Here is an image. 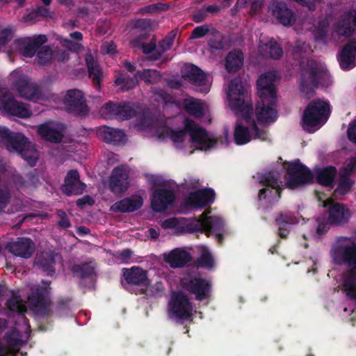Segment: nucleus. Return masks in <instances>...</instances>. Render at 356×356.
<instances>
[{"label": "nucleus", "mask_w": 356, "mask_h": 356, "mask_svg": "<svg viewBox=\"0 0 356 356\" xmlns=\"http://www.w3.org/2000/svg\"><path fill=\"white\" fill-rule=\"evenodd\" d=\"M20 155L31 166L35 165L38 158L35 153L31 149V147H29Z\"/></svg>", "instance_id": "052dcab7"}, {"label": "nucleus", "mask_w": 356, "mask_h": 356, "mask_svg": "<svg viewBox=\"0 0 356 356\" xmlns=\"http://www.w3.org/2000/svg\"><path fill=\"white\" fill-rule=\"evenodd\" d=\"M13 86L20 96L33 99L39 96L40 91L36 84L31 82L26 76H20L13 82Z\"/></svg>", "instance_id": "393cba45"}, {"label": "nucleus", "mask_w": 356, "mask_h": 356, "mask_svg": "<svg viewBox=\"0 0 356 356\" xmlns=\"http://www.w3.org/2000/svg\"><path fill=\"white\" fill-rule=\"evenodd\" d=\"M71 271L74 277L81 280L90 278L95 274V266L91 262H83L74 264L71 268Z\"/></svg>", "instance_id": "4c0bfd02"}, {"label": "nucleus", "mask_w": 356, "mask_h": 356, "mask_svg": "<svg viewBox=\"0 0 356 356\" xmlns=\"http://www.w3.org/2000/svg\"><path fill=\"white\" fill-rule=\"evenodd\" d=\"M10 193L8 190H0V211L3 210L9 203Z\"/></svg>", "instance_id": "69168bd1"}, {"label": "nucleus", "mask_w": 356, "mask_h": 356, "mask_svg": "<svg viewBox=\"0 0 356 356\" xmlns=\"http://www.w3.org/2000/svg\"><path fill=\"white\" fill-rule=\"evenodd\" d=\"M6 145L10 151H15L21 154L31 147V143L24 134L17 133L15 134L14 137L11 138V140Z\"/></svg>", "instance_id": "e433bc0d"}, {"label": "nucleus", "mask_w": 356, "mask_h": 356, "mask_svg": "<svg viewBox=\"0 0 356 356\" xmlns=\"http://www.w3.org/2000/svg\"><path fill=\"white\" fill-rule=\"evenodd\" d=\"M156 47V42L154 38H152L149 42L143 43L141 45L142 51L144 54H149L152 53Z\"/></svg>", "instance_id": "338daca9"}, {"label": "nucleus", "mask_w": 356, "mask_h": 356, "mask_svg": "<svg viewBox=\"0 0 356 356\" xmlns=\"http://www.w3.org/2000/svg\"><path fill=\"white\" fill-rule=\"evenodd\" d=\"M164 291V286L161 282H157L153 285L147 288H143L141 294H145L149 297H161Z\"/></svg>", "instance_id": "3c124183"}, {"label": "nucleus", "mask_w": 356, "mask_h": 356, "mask_svg": "<svg viewBox=\"0 0 356 356\" xmlns=\"http://www.w3.org/2000/svg\"><path fill=\"white\" fill-rule=\"evenodd\" d=\"M63 103L68 113L79 117H85L88 113L86 99L80 90H67L64 97Z\"/></svg>", "instance_id": "1a4fd4ad"}, {"label": "nucleus", "mask_w": 356, "mask_h": 356, "mask_svg": "<svg viewBox=\"0 0 356 356\" xmlns=\"http://www.w3.org/2000/svg\"><path fill=\"white\" fill-rule=\"evenodd\" d=\"M325 74L323 68L316 63L312 62L301 75L300 90L307 97H311L318 88L320 79Z\"/></svg>", "instance_id": "0eeeda50"}, {"label": "nucleus", "mask_w": 356, "mask_h": 356, "mask_svg": "<svg viewBox=\"0 0 356 356\" xmlns=\"http://www.w3.org/2000/svg\"><path fill=\"white\" fill-rule=\"evenodd\" d=\"M129 174L124 166L115 168L109 177L108 187L116 194L124 193L129 188Z\"/></svg>", "instance_id": "6ab92c4d"}, {"label": "nucleus", "mask_w": 356, "mask_h": 356, "mask_svg": "<svg viewBox=\"0 0 356 356\" xmlns=\"http://www.w3.org/2000/svg\"><path fill=\"white\" fill-rule=\"evenodd\" d=\"M196 262L199 267L207 269L213 268L215 264L213 257L207 248L202 249L200 256L197 258Z\"/></svg>", "instance_id": "de8ad7c7"}, {"label": "nucleus", "mask_w": 356, "mask_h": 356, "mask_svg": "<svg viewBox=\"0 0 356 356\" xmlns=\"http://www.w3.org/2000/svg\"><path fill=\"white\" fill-rule=\"evenodd\" d=\"M13 38V33L10 29H3L0 31V45H5Z\"/></svg>", "instance_id": "e2e57ef3"}, {"label": "nucleus", "mask_w": 356, "mask_h": 356, "mask_svg": "<svg viewBox=\"0 0 356 356\" xmlns=\"http://www.w3.org/2000/svg\"><path fill=\"white\" fill-rule=\"evenodd\" d=\"M286 175L288 179L286 186L291 190L311 184L314 181V175L310 169L300 163L298 159L289 164Z\"/></svg>", "instance_id": "39448f33"}, {"label": "nucleus", "mask_w": 356, "mask_h": 356, "mask_svg": "<svg viewBox=\"0 0 356 356\" xmlns=\"http://www.w3.org/2000/svg\"><path fill=\"white\" fill-rule=\"evenodd\" d=\"M122 284L127 290L131 286L140 288V293L143 288H147L150 284V280L148 278L147 270L140 266H132L131 268H123Z\"/></svg>", "instance_id": "6e6552de"}, {"label": "nucleus", "mask_w": 356, "mask_h": 356, "mask_svg": "<svg viewBox=\"0 0 356 356\" xmlns=\"http://www.w3.org/2000/svg\"><path fill=\"white\" fill-rule=\"evenodd\" d=\"M272 13L279 23L284 26H291L296 22L295 13L284 2H277L274 5Z\"/></svg>", "instance_id": "cd10ccee"}, {"label": "nucleus", "mask_w": 356, "mask_h": 356, "mask_svg": "<svg viewBox=\"0 0 356 356\" xmlns=\"http://www.w3.org/2000/svg\"><path fill=\"white\" fill-rule=\"evenodd\" d=\"M6 305L10 311L22 315L26 312V307L20 296L15 293L12 294L11 297L6 301Z\"/></svg>", "instance_id": "a18cd8bd"}, {"label": "nucleus", "mask_w": 356, "mask_h": 356, "mask_svg": "<svg viewBox=\"0 0 356 356\" xmlns=\"http://www.w3.org/2000/svg\"><path fill=\"white\" fill-rule=\"evenodd\" d=\"M184 78L194 86L200 87V92L202 93L209 92L207 75L198 67L191 65L188 67L186 73L184 75Z\"/></svg>", "instance_id": "b1692460"}, {"label": "nucleus", "mask_w": 356, "mask_h": 356, "mask_svg": "<svg viewBox=\"0 0 356 356\" xmlns=\"http://www.w3.org/2000/svg\"><path fill=\"white\" fill-rule=\"evenodd\" d=\"M175 200V194L171 189L157 188L152 193L151 207L159 213L166 211L169 206H172Z\"/></svg>", "instance_id": "4468645a"}, {"label": "nucleus", "mask_w": 356, "mask_h": 356, "mask_svg": "<svg viewBox=\"0 0 356 356\" xmlns=\"http://www.w3.org/2000/svg\"><path fill=\"white\" fill-rule=\"evenodd\" d=\"M184 232L188 233L201 232L204 233L203 218L200 219L189 220L183 226Z\"/></svg>", "instance_id": "09e8293b"}, {"label": "nucleus", "mask_w": 356, "mask_h": 356, "mask_svg": "<svg viewBox=\"0 0 356 356\" xmlns=\"http://www.w3.org/2000/svg\"><path fill=\"white\" fill-rule=\"evenodd\" d=\"M86 185L80 180V175L76 170H70L65 177L64 184L60 188L67 196L81 195Z\"/></svg>", "instance_id": "aec40b11"}, {"label": "nucleus", "mask_w": 356, "mask_h": 356, "mask_svg": "<svg viewBox=\"0 0 356 356\" xmlns=\"http://www.w3.org/2000/svg\"><path fill=\"white\" fill-rule=\"evenodd\" d=\"M243 54L239 49L229 52L225 58V69L229 73L238 71L243 65Z\"/></svg>", "instance_id": "72a5a7b5"}, {"label": "nucleus", "mask_w": 356, "mask_h": 356, "mask_svg": "<svg viewBox=\"0 0 356 356\" xmlns=\"http://www.w3.org/2000/svg\"><path fill=\"white\" fill-rule=\"evenodd\" d=\"M184 109L191 115L200 118L204 115V106L201 101L196 99H185Z\"/></svg>", "instance_id": "a19ab883"}, {"label": "nucleus", "mask_w": 356, "mask_h": 356, "mask_svg": "<svg viewBox=\"0 0 356 356\" xmlns=\"http://www.w3.org/2000/svg\"><path fill=\"white\" fill-rule=\"evenodd\" d=\"M188 131L186 127L180 130H174L172 129H169L168 136L175 143H182L186 136Z\"/></svg>", "instance_id": "6e6d98bb"}, {"label": "nucleus", "mask_w": 356, "mask_h": 356, "mask_svg": "<svg viewBox=\"0 0 356 356\" xmlns=\"http://www.w3.org/2000/svg\"><path fill=\"white\" fill-rule=\"evenodd\" d=\"M50 288L39 286L29 297L30 304L42 315L49 314V307L51 304L49 298Z\"/></svg>", "instance_id": "a211bd4d"}, {"label": "nucleus", "mask_w": 356, "mask_h": 356, "mask_svg": "<svg viewBox=\"0 0 356 356\" xmlns=\"http://www.w3.org/2000/svg\"><path fill=\"white\" fill-rule=\"evenodd\" d=\"M58 254L53 252H42L38 255L35 259L36 264L38 267L45 272L47 275H53L56 272V257Z\"/></svg>", "instance_id": "7c9ffc66"}, {"label": "nucleus", "mask_w": 356, "mask_h": 356, "mask_svg": "<svg viewBox=\"0 0 356 356\" xmlns=\"http://www.w3.org/2000/svg\"><path fill=\"white\" fill-rule=\"evenodd\" d=\"M97 136L104 142L113 144L122 142L125 137V134L122 130L106 126L99 128Z\"/></svg>", "instance_id": "2f4dec72"}, {"label": "nucleus", "mask_w": 356, "mask_h": 356, "mask_svg": "<svg viewBox=\"0 0 356 356\" xmlns=\"http://www.w3.org/2000/svg\"><path fill=\"white\" fill-rule=\"evenodd\" d=\"M28 189L37 188L40 184L39 173L37 169H33L26 174Z\"/></svg>", "instance_id": "864d4df0"}, {"label": "nucleus", "mask_w": 356, "mask_h": 356, "mask_svg": "<svg viewBox=\"0 0 356 356\" xmlns=\"http://www.w3.org/2000/svg\"><path fill=\"white\" fill-rule=\"evenodd\" d=\"M168 6L165 3H158L149 5L145 7L144 10L149 13H154L157 11L167 10Z\"/></svg>", "instance_id": "0e129e2a"}, {"label": "nucleus", "mask_w": 356, "mask_h": 356, "mask_svg": "<svg viewBox=\"0 0 356 356\" xmlns=\"http://www.w3.org/2000/svg\"><path fill=\"white\" fill-rule=\"evenodd\" d=\"M0 110H3L8 114L20 118H26L31 116V113L26 106L7 95L0 88Z\"/></svg>", "instance_id": "9b49d317"}, {"label": "nucleus", "mask_w": 356, "mask_h": 356, "mask_svg": "<svg viewBox=\"0 0 356 356\" xmlns=\"http://www.w3.org/2000/svg\"><path fill=\"white\" fill-rule=\"evenodd\" d=\"M11 181L17 190L28 189L26 177H24L19 173L14 172L11 176Z\"/></svg>", "instance_id": "5fc2aeb1"}, {"label": "nucleus", "mask_w": 356, "mask_h": 356, "mask_svg": "<svg viewBox=\"0 0 356 356\" xmlns=\"http://www.w3.org/2000/svg\"><path fill=\"white\" fill-rule=\"evenodd\" d=\"M143 200L140 196L131 195L116 202L111 210L115 212L130 213L134 212L143 206Z\"/></svg>", "instance_id": "bb28decb"}, {"label": "nucleus", "mask_w": 356, "mask_h": 356, "mask_svg": "<svg viewBox=\"0 0 356 356\" xmlns=\"http://www.w3.org/2000/svg\"><path fill=\"white\" fill-rule=\"evenodd\" d=\"M275 223L278 226L279 236L284 239L287 238L291 225L278 219H275Z\"/></svg>", "instance_id": "4d7b16f0"}, {"label": "nucleus", "mask_w": 356, "mask_h": 356, "mask_svg": "<svg viewBox=\"0 0 356 356\" xmlns=\"http://www.w3.org/2000/svg\"><path fill=\"white\" fill-rule=\"evenodd\" d=\"M277 97L274 101L270 97L259 98L255 108L257 119L261 122H273L277 118V112L275 108Z\"/></svg>", "instance_id": "ddd939ff"}, {"label": "nucleus", "mask_w": 356, "mask_h": 356, "mask_svg": "<svg viewBox=\"0 0 356 356\" xmlns=\"http://www.w3.org/2000/svg\"><path fill=\"white\" fill-rule=\"evenodd\" d=\"M209 32V29L207 25H202L195 27L191 32V39H199L204 37Z\"/></svg>", "instance_id": "13d9d810"}, {"label": "nucleus", "mask_w": 356, "mask_h": 356, "mask_svg": "<svg viewBox=\"0 0 356 356\" xmlns=\"http://www.w3.org/2000/svg\"><path fill=\"white\" fill-rule=\"evenodd\" d=\"M204 233L207 236H215L219 243H222L224 236L225 222L222 218L218 216H207L203 218Z\"/></svg>", "instance_id": "5701e85b"}, {"label": "nucleus", "mask_w": 356, "mask_h": 356, "mask_svg": "<svg viewBox=\"0 0 356 356\" xmlns=\"http://www.w3.org/2000/svg\"><path fill=\"white\" fill-rule=\"evenodd\" d=\"M186 128L192 142L198 144L201 150H207L216 143V140L210 138L207 131L194 121L186 119Z\"/></svg>", "instance_id": "f8f14e48"}, {"label": "nucleus", "mask_w": 356, "mask_h": 356, "mask_svg": "<svg viewBox=\"0 0 356 356\" xmlns=\"http://www.w3.org/2000/svg\"><path fill=\"white\" fill-rule=\"evenodd\" d=\"M261 49L267 56L275 60L280 59L283 55L282 48L274 40H271L265 44Z\"/></svg>", "instance_id": "c03bdc74"}, {"label": "nucleus", "mask_w": 356, "mask_h": 356, "mask_svg": "<svg viewBox=\"0 0 356 356\" xmlns=\"http://www.w3.org/2000/svg\"><path fill=\"white\" fill-rule=\"evenodd\" d=\"M191 259L190 253L180 249H175L164 256V261L173 268L184 266Z\"/></svg>", "instance_id": "c756f323"}, {"label": "nucleus", "mask_w": 356, "mask_h": 356, "mask_svg": "<svg viewBox=\"0 0 356 356\" xmlns=\"http://www.w3.org/2000/svg\"><path fill=\"white\" fill-rule=\"evenodd\" d=\"M95 200L89 195H86L76 201V204L80 209H84L86 205L92 206Z\"/></svg>", "instance_id": "680f3d73"}, {"label": "nucleus", "mask_w": 356, "mask_h": 356, "mask_svg": "<svg viewBox=\"0 0 356 356\" xmlns=\"http://www.w3.org/2000/svg\"><path fill=\"white\" fill-rule=\"evenodd\" d=\"M337 172V168L332 165H328L316 170V182L323 186H332Z\"/></svg>", "instance_id": "f704fd0d"}, {"label": "nucleus", "mask_w": 356, "mask_h": 356, "mask_svg": "<svg viewBox=\"0 0 356 356\" xmlns=\"http://www.w3.org/2000/svg\"><path fill=\"white\" fill-rule=\"evenodd\" d=\"M347 136L350 142L356 144V119L350 124L347 129Z\"/></svg>", "instance_id": "774afa93"}, {"label": "nucleus", "mask_w": 356, "mask_h": 356, "mask_svg": "<svg viewBox=\"0 0 356 356\" xmlns=\"http://www.w3.org/2000/svg\"><path fill=\"white\" fill-rule=\"evenodd\" d=\"M280 179L281 173L277 170H269L259 175V183L265 186L259 191V202H264L268 207L279 201L284 188Z\"/></svg>", "instance_id": "7ed1b4c3"}, {"label": "nucleus", "mask_w": 356, "mask_h": 356, "mask_svg": "<svg viewBox=\"0 0 356 356\" xmlns=\"http://www.w3.org/2000/svg\"><path fill=\"white\" fill-rule=\"evenodd\" d=\"M276 73L268 72L261 74L257 81V93L259 98L270 97L274 101L277 97V90L275 86Z\"/></svg>", "instance_id": "f3484780"}, {"label": "nucleus", "mask_w": 356, "mask_h": 356, "mask_svg": "<svg viewBox=\"0 0 356 356\" xmlns=\"http://www.w3.org/2000/svg\"><path fill=\"white\" fill-rule=\"evenodd\" d=\"M349 177L348 174L343 173L341 175L337 187L334 191L336 195H343L350 191L353 182Z\"/></svg>", "instance_id": "49530a36"}, {"label": "nucleus", "mask_w": 356, "mask_h": 356, "mask_svg": "<svg viewBox=\"0 0 356 356\" xmlns=\"http://www.w3.org/2000/svg\"><path fill=\"white\" fill-rule=\"evenodd\" d=\"M138 77H136V74L134 76H130L126 73L120 72L116 76L114 83L116 86H121L122 90H131L138 84Z\"/></svg>", "instance_id": "ea45409f"}, {"label": "nucleus", "mask_w": 356, "mask_h": 356, "mask_svg": "<svg viewBox=\"0 0 356 356\" xmlns=\"http://www.w3.org/2000/svg\"><path fill=\"white\" fill-rule=\"evenodd\" d=\"M52 50L49 46L43 44L37 50V58L39 64L44 65L51 60Z\"/></svg>", "instance_id": "8fccbe9b"}, {"label": "nucleus", "mask_w": 356, "mask_h": 356, "mask_svg": "<svg viewBox=\"0 0 356 356\" xmlns=\"http://www.w3.org/2000/svg\"><path fill=\"white\" fill-rule=\"evenodd\" d=\"M103 108L108 113L117 115L122 120L131 119L136 115V111L130 102L114 104L108 102L104 104Z\"/></svg>", "instance_id": "a878e982"}, {"label": "nucleus", "mask_w": 356, "mask_h": 356, "mask_svg": "<svg viewBox=\"0 0 356 356\" xmlns=\"http://www.w3.org/2000/svg\"><path fill=\"white\" fill-rule=\"evenodd\" d=\"M234 138L235 143L238 145L248 143L251 139L249 128L237 124L234 129Z\"/></svg>", "instance_id": "37998d69"}, {"label": "nucleus", "mask_w": 356, "mask_h": 356, "mask_svg": "<svg viewBox=\"0 0 356 356\" xmlns=\"http://www.w3.org/2000/svg\"><path fill=\"white\" fill-rule=\"evenodd\" d=\"M181 286L184 290L194 295L195 300L198 301L209 299L211 295V282L200 277L183 280Z\"/></svg>", "instance_id": "9d476101"}, {"label": "nucleus", "mask_w": 356, "mask_h": 356, "mask_svg": "<svg viewBox=\"0 0 356 356\" xmlns=\"http://www.w3.org/2000/svg\"><path fill=\"white\" fill-rule=\"evenodd\" d=\"M337 254L341 262L348 267L347 275L343 281V289L346 296L351 300L356 299V243L340 245Z\"/></svg>", "instance_id": "f03ea898"}, {"label": "nucleus", "mask_w": 356, "mask_h": 356, "mask_svg": "<svg viewBox=\"0 0 356 356\" xmlns=\"http://www.w3.org/2000/svg\"><path fill=\"white\" fill-rule=\"evenodd\" d=\"M169 315L172 318L188 320L192 316L193 308L188 297L182 291H173L168 302Z\"/></svg>", "instance_id": "423d86ee"}, {"label": "nucleus", "mask_w": 356, "mask_h": 356, "mask_svg": "<svg viewBox=\"0 0 356 356\" xmlns=\"http://www.w3.org/2000/svg\"><path fill=\"white\" fill-rule=\"evenodd\" d=\"M227 98L232 111L236 115H241L246 122H252L254 138L266 140L268 136L267 131L260 129L254 120L252 119L253 106L241 79L235 78L231 80L227 91Z\"/></svg>", "instance_id": "f257e3e1"}, {"label": "nucleus", "mask_w": 356, "mask_h": 356, "mask_svg": "<svg viewBox=\"0 0 356 356\" xmlns=\"http://www.w3.org/2000/svg\"><path fill=\"white\" fill-rule=\"evenodd\" d=\"M49 15V10L42 6H37L35 10L31 11L28 15V19H33L37 16L43 17H48Z\"/></svg>", "instance_id": "bf43d9fd"}, {"label": "nucleus", "mask_w": 356, "mask_h": 356, "mask_svg": "<svg viewBox=\"0 0 356 356\" xmlns=\"http://www.w3.org/2000/svg\"><path fill=\"white\" fill-rule=\"evenodd\" d=\"M47 42V37L45 35H38L33 38H28L22 48V55L26 58H32L37 50Z\"/></svg>", "instance_id": "473e14b6"}, {"label": "nucleus", "mask_w": 356, "mask_h": 356, "mask_svg": "<svg viewBox=\"0 0 356 356\" xmlns=\"http://www.w3.org/2000/svg\"><path fill=\"white\" fill-rule=\"evenodd\" d=\"M324 207H328L327 220L330 225L345 223L350 218V211L343 204L333 202L331 200H327L324 202Z\"/></svg>", "instance_id": "dca6fc26"}, {"label": "nucleus", "mask_w": 356, "mask_h": 356, "mask_svg": "<svg viewBox=\"0 0 356 356\" xmlns=\"http://www.w3.org/2000/svg\"><path fill=\"white\" fill-rule=\"evenodd\" d=\"M38 131L43 139L54 143L61 142L64 136L63 125L53 127L47 124H42L38 127Z\"/></svg>", "instance_id": "c85d7f7f"}, {"label": "nucleus", "mask_w": 356, "mask_h": 356, "mask_svg": "<svg viewBox=\"0 0 356 356\" xmlns=\"http://www.w3.org/2000/svg\"><path fill=\"white\" fill-rule=\"evenodd\" d=\"M6 248L15 256L29 259L33 254L35 247L31 238L19 237L15 241L8 242Z\"/></svg>", "instance_id": "2eb2a0df"}, {"label": "nucleus", "mask_w": 356, "mask_h": 356, "mask_svg": "<svg viewBox=\"0 0 356 356\" xmlns=\"http://www.w3.org/2000/svg\"><path fill=\"white\" fill-rule=\"evenodd\" d=\"M356 41L346 44L337 56L340 67L343 70H350L355 67Z\"/></svg>", "instance_id": "4be33fe9"}, {"label": "nucleus", "mask_w": 356, "mask_h": 356, "mask_svg": "<svg viewBox=\"0 0 356 356\" xmlns=\"http://www.w3.org/2000/svg\"><path fill=\"white\" fill-rule=\"evenodd\" d=\"M215 198L213 189L207 188L190 193L185 202L187 205L203 208L211 204Z\"/></svg>", "instance_id": "412c9836"}, {"label": "nucleus", "mask_w": 356, "mask_h": 356, "mask_svg": "<svg viewBox=\"0 0 356 356\" xmlns=\"http://www.w3.org/2000/svg\"><path fill=\"white\" fill-rule=\"evenodd\" d=\"M86 62L88 67V76L92 79L94 87L99 90L101 88L102 72L97 62L91 56L86 58Z\"/></svg>", "instance_id": "c9c22d12"}, {"label": "nucleus", "mask_w": 356, "mask_h": 356, "mask_svg": "<svg viewBox=\"0 0 356 356\" xmlns=\"http://www.w3.org/2000/svg\"><path fill=\"white\" fill-rule=\"evenodd\" d=\"M136 77H138V79L144 81L147 84H154L161 80V75L156 70L145 69L138 70L136 72Z\"/></svg>", "instance_id": "79ce46f5"}, {"label": "nucleus", "mask_w": 356, "mask_h": 356, "mask_svg": "<svg viewBox=\"0 0 356 356\" xmlns=\"http://www.w3.org/2000/svg\"><path fill=\"white\" fill-rule=\"evenodd\" d=\"M330 115V106L327 102L316 99L308 104L304 110L302 121L304 129L322 126Z\"/></svg>", "instance_id": "20e7f679"}, {"label": "nucleus", "mask_w": 356, "mask_h": 356, "mask_svg": "<svg viewBox=\"0 0 356 356\" xmlns=\"http://www.w3.org/2000/svg\"><path fill=\"white\" fill-rule=\"evenodd\" d=\"M352 24L351 19L346 14L336 23L335 31L339 36L350 38L354 33Z\"/></svg>", "instance_id": "58836bf2"}, {"label": "nucleus", "mask_w": 356, "mask_h": 356, "mask_svg": "<svg viewBox=\"0 0 356 356\" xmlns=\"http://www.w3.org/2000/svg\"><path fill=\"white\" fill-rule=\"evenodd\" d=\"M309 49V44L301 40H297L292 49V54L297 57H303V54L307 53Z\"/></svg>", "instance_id": "603ef678"}]
</instances>
